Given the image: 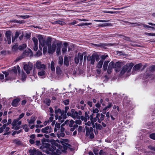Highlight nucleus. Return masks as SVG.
<instances>
[{
    "mask_svg": "<svg viewBox=\"0 0 155 155\" xmlns=\"http://www.w3.org/2000/svg\"><path fill=\"white\" fill-rule=\"evenodd\" d=\"M51 38L50 37H48L47 39V43L46 46L48 47V52L49 53L52 54L54 53L56 48V45L58 46L59 44L57 43L56 44L55 43H53L51 45Z\"/></svg>",
    "mask_w": 155,
    "mask_h": 155,
    "instance_id": "nucleus-1",
    "label": "nucleus"
},
{
    "mask_svg": "<svg viewBox=\"0 0 155 155\" xmlns=\"http://www.w3.org/2000/svg\"><path fill=\"white\" fill-rule=\"evenodd\" d=\"M36 68L38 70V74L39 76H43L45 75L46 66L41 61H38L35 64Z\"/></svg>",
    "mask_w": 155,
    "mask_h": 155,
    "instance_id": "nucleus-2",
    "label": "nucleus"
},
{
    "mask_svg": "<svg viewBox=\"0 0 155 155\" xmlns=\"http://www.w3.org/2000/svg\"><path fill=\"white\" fill-rule=\"evenodd\" d=\"M38 39L39 44H40L42 47H44L43 48V53L45 54L48 51V48L46 45L47 43V40L46 41L44 39L42 35H39L38 36Z\"/></svg>",
    "mask_w": 155,
    "mask_h": 155,
    "instance_id": "nucleus-3",
    "label": "nucleus"
},
{
    "mask_svg": "<svg viewBox=\"0 0 155 155\" xmlns=\"http://www.w3.org/2000/svg\"><path fill=\"white\" fill-rule=\"evenodd\" d=\"M85 128L86 130V136H90V138L92 139L94 137V135L93 134V127H89L86 126Z\"/></svg>",
    "mask_w": 155,
    "mask_h": 155,
    "instance_id": "nucleus-4",
    "label": "nucleus"
},
{
    "mask_svg": "<svg viewBox=\"0 0 155 155\" xmlns=\"http://www.w3.org/2000/svg\"><path fill=\"white\" fill-rule=\"evenodd\" d=\"M33 65L32 64H26L24 66V69L26 72L28 74H29L30 73V71L32 69Z\"/></svg>",
    "mask_w": 155,
    "mask_h": 155,
    "instance_id": "nucleus-5",
    "label": "nucleus"
},
{
    "mask_svg": "<svg viewBox=\"0 0 155 155\" xmlns=\"http://www.w3.org/2000/svg\"><path fill=\"white\" fill-rule=\"evenodd\" d=\"M83 55L80 53L78 54L77 55L75 56L74 58L75 62L76 64H78L80 61V63H82L83 61Z\"/></svg>",
    "mask_w": 155,
    "mask_h": 155,
    "instance_id": "nucleus-6",
    "label": "nucleus"
},
{
    "mask_svg": "<svg viewBox=\"0 0 155 155\" xmlns=\"http://www.w3.org/2000/svg\"><path fill=\"white\" fill-rule=\"evenodd\" d=\"M155 66H151L147 68L145 73L147 76H150L153 74L155 69Z\"/></svg>",
    "mask_w": 155,
    "mask_h": 155,
    "instance_id": "nucleus-7",
    "label": "nucleus"
},
{
    "mask_svg": "<svg viewBox=\"0 0 155 155\" xmlns=\"http://www.w3.org/2000/svg\"><path fill=\"white\" fill-rule=\"evenodd\" d=\"M89 114V111L85 112L84 116H81V120H84V122H86L90 118Z\"/></svg>",
    "mask_w": 155,
    "mask_h": 155,
    "instance_id": "nucleus-8",
    "label": "nucleus"
},
{
    "mask_svg": "<svg viewBox=\"0 0 155 155\" xmlns=\"http://www.w3.org/2000/svg\"><path fill=\"white\" fill-rule=\"evenodd\" d=\"M5 35L7 38L8 44H10L11 42V31L10 30L7 31L5 33Z\"/></svg>",
    "mask_w": 155,
    "mask_h": 155,
    "instance_id": "nucleus-9",
    "label": "nucleus"
},
{
    "mask_svg": "<svg viewBox=\"0 0 155 155\" xmlns=\"http://www.w3.org/2000/svg\"><path fill=\"white\" fill-rule=\"evenodd\" d=\"M32 52L30 49H28L25 50L23 53V56L24 57L28 56H31L32 55Z\"/></svg>",
    "mask_w": 155,
    "mask_h": 155,
    "instance_id": "nucleus-10",
    "label": "nucleus"
},
{
    "mask_svg": "<svg viewBox=\"0 0 155 155\" xmlns=\"http://www.w3.org/2000/svg\"><path fill=\"white\" fill-rule=\"evenodd\" d=\"M114 62L113 61L111 62L109 64L107 70V72L108 74H110L112 72V69L114 68Z\"/></svg>",
    "mask_w": 155,
    "mask_h": 155,
    "instance_id": "nucleus-11",
    "label": "nucleus"
},
{
    "mask_svg": "<svg viewBox=\"0 0 155 155\" xmlns=\"http://www.w3.org/2000/svg\"><path fill=\"white\" fill-rule=\"evenodd\" d=\"M51 127L49 126H47L41 129V131L42 133L45 134H48L51 132Z\"/></svg>",
    "mask_w": 155,
    "mask_h": 155,
    "instance_id": "nucleus-12",
    "label": "nucleus"
},
{
    "mask_svg": "<svg viewBox=\"0 0 155 155\" xmlns=\"http://www.w3.org/2000/svg\"><path fill=\"white\" fill-rule=\"evenodd\" d=\"M18 119H15L12 122V124L13 127L17 126H19L21 124V121H19Z\"/></svg>",
    "mask_w": 155,
    "mask_h": 155,
    "instance_id": "nucleus-13",
    "label": "nucleus"
},
{
    "mask_svg": "<svg viewBox=\"0 0 155 155\" xmlns=\"http://www.w3.org/2000/svg\"><path fill=\"white\" fill-rule=\"evenodd\" d=\"M20 99L18 98H16L14 99L11 103L12 105L14 107L17 106Z\"/></svg>",
    "mask_w": 155,
    "mask_h": 155,
    "instance_id": "nucleus-14",
    "label": "nucleus"
},
{
    "mask_svg": "<svg viewBox=\"0 0 155 155\" xmlns=\"http://www.w3.org/2000/svg\"><path fill=\"white\" fill-rule=\"evenodd\" d=\"M36 117L33 116H31V119L29 120L28 119H27V120L28 121V126H31V124H33L34 123L35 121L36 120Z\"/></svg>",
    "mask_w": 155,
    "mask_h": 155,
    "instance_id": "nucleus-15",
    "label": "nucleus"
},
{
    "mask_svg": "<svg viewBox=\"0 0 155 155\" xmlns=\"http://www.w3.org/2000/svg\"><path fill=\"white\" fill-rule=\"evenodd\" d=\"M127 65H124V66L123 67V68L122 70H121V71H120V74L121 75H123L124 74L125 72L127 71L128 72V70L127 69Z\"/></svg>",
    "mask_w": 155,
    "mask_h": 155,
    "instance_id": "nucleus-16",
    "label": "nucleus"
},
{
    "mask_svg": "<svg viewBox=\"0 0 155 155\" xmlns=\"http://www.w3.org/2000/svg\"><path fill=\"white\" fill-rule=\"evenodd\" d=\"M17 70L18 71V72L20 73V68L18 66H17V67H14L12 69L11 71L14 72L16 74L17 73Z\"/></svg>",
    "mask_w": 155,
    "mask_h": 155,
    "instance_id": "nucleus-17",
    "label": "nucleus"
},
{
    "mask_svg": "<svg viewBox=\"0 0 155 155\" xmlns=\"http://www.w3.org/2000/svg\"><path fill=\"white\" fill-rule=\"evenodd\" d=\"M64 46L63 47L62 50V53H64L67 51V46L68 45V43L66 42H64L63 44Z\"/></svg>",
    "mask_w": 155,
    "mask_h": 155,
    "instance_id": "nucleus-18",
    "label": "nucleus"
},
{
    "mask_svg": "<svg viewBox=\"0 0 155 155\" xmlns=\"http://www.w3.org/2000/svg\"><path fill=\"white\" fill-rule=\"evenodd\" d=\"M114 68H120L122 66V63L119 61H117L115 63L114 62Z\"/></svg>",
    "mask_w": 155,
    "mask_h": 155,
    "instance_id": "nucleus-19",
    "label": "nucleus"
},
{
    "mask_svg": "<svg viewBox=\"0 0 155 155\" xmlns=\"http://www.w3.org/2000/svg\"><path fill=\"white\" fill-rule=\"evenodd\" d=\"M142 65L140 64L135 65L133 68V70L134 71H137L140 68Z\"/></svg>",
    "mask_w": 155,
    "mask_h": 155,
    "instance_id": "nucleus-20",
    "label": "nucleus"
},
{
    "mask_svg": "<svg viewBox=\"0 0 155 155\" xmlns=\"http://www.w3.org/2000/svg\"><path fill=\"white\" fill-rule=\"evenodd\" d=\"M125 65H127V68L128 70V72H130L131 71L132 67H133L134 64L133 63H131L127 64Z\"/></svg>",
    "mask_w": 155,
    "mask_h": 155,
    "instance_id": "nucleus-21",
    "label": "nucleus"
},
{
    "mask_svg": "<svg viewBox=\"0 0 155 155\" xmlns=\"http://www.w3.org/2000/svg\"><path fill=\"white\" fill-rule=\"evenodd\" d=\"M64 64L67 66H68L69 65L68 58L66 56L64 57Z\"/></svg>",
    "mask_w": 155,
    "mask_h": 155,
    "instance_id": "nucleus-22",
    "label": "nucleus"
},
{
    "mask_svg": "<svg viewBox=\"0 0 155 155\" xmlns=\"http://www.w3.org/2000/svg\"><path fill=\"white\" fill-rule=\"evenodd\" d=\"M67 113V112H66L65 110H61L60 114H61V115L62 116L63 118L64 119H65L67 117V115L66 114Z\"/></svg>",
    "mask_w": 155,
    "mask_h": 155,
    "instance_id": "nucleus-23",
    "label": "nucleus"
},
{
    "mask_svg": "<svg viewBox=\"0 0 155 155\" xmlns=\"http://www.w3.org/2000/svg\"><path fill=\"white\" fill-rule=\"evenodd\" d=\"M72 117L74 118H77L78 119H80V117L78 115V112L75 111L74 113L72 114Z\"/></svg>",
    "mask_w": 155,
    "mask_h": 155,
    "instance_id": "nucleus-24",
    "label": "nucleus"
},
{
    "mask_svg": "<svg viewBox=\"0 0 155 155\" xmlns=\"http://www.w3.org/2000/svg\"><path fill=\"white\" fill-rule=\"evenodd\" d=\"M56 73L58 75L61 74L62 73V71L61 70L60 67L57 66L56 68Z\"/></svg>",
    "mask_w": 155,
    "mask_h": 155,
    "instance_id": "nucleus-25",
    "label": "nucleus"
},
{
    "mask_svg": "<svg viewBox=\"0 0 155 155\" xmlns=\"http://www.w3.org/2000/svg\"><path fill=\"white\" fill-rule=\"evenodd\" d=\"M95 127L96 129L99 130H101L103 129L102 126L99 124L96 123L95 124Z\"/></svg>",
    "mask_w": 155,
    "mask_h": 155,
    "instance_id": "nucleus-26",
    "label": "nucleus"
},
{
    "mask_svg": "<svg viewBox=\"0 0 155 155\" xmlns=\"http://www.w3.org/2000/svg\"><path fill=\"white\" fill-rule=\"evenodd\" d=\"M103 63V61H102V60H100V61L98 62L96 67L99 68H101L102 66Z\"/></svg>",
    "mask_w": 155,
    "mask_h": 155,
    "instance_id": "nucleus-27",
    "label": "nucleus"
},
{
    "mask_svg": "<svg viewBox=\"0 0 155 155\" xmlns=\"http://www.w3.org/2000/svg\"><path fill=\"white\" fill-rule=\"evenodd\" d=\"M58 64L61 65H62L63 63V59L62 57L60 56L58 58Z\"/></svg>",
    "mask_w": 155,
    "mask_h": 155,
    "instance_id": "nucleus-28",
    "label": "nucleus"
},
{
    "mask_svg": "<svg viewBox=\"0 0 155 155\" xmlns=\"http://www.w3.org/2000/svg\"><path fill=\"white\" fill-rule=\"evenodd\" d=\"M11 22L16 23L19 24H22L23 23V21H18L17 20H12L10 21Z\"/></svg>",
    "mask_w": 155,
    "mask_h": 155,
    "instance_id": "nucleus-29",
    "label": "nucleus"
},
{
    "mask_svg": "<svg viewBox=\"0 0 155 155\" xmlns=\"http://www.w3.org/2000/svg\"><path fill=\"white\" fill-rule=\"evenodd\" d=\"M94 54H93L91 56V64H94L95 61Z\"/></svg>",
    "mask_w": 155,
    "mask_h": 155,
    "instance_id": "nucleus-30",
    "label": "nucleus"
},
{
    "mask_svg": "<svg viewBox=\"0 0 155 155\" xmlns=\"http://www.w3.org/2000/svg\"><path fill=\"white\" fill-rule=\"evenodd\" d=\"M26 47V45L25 44H24L18 46V48L20 50H22L25 49Z\"/></svg>",
    "mask_w": 155,
    "mask_h": 155,
    "instance_id": "nucleus-31",
    "label": "nucleus"
},
{
    "mask_svg": "<svg viewBox=\"0 0 155 155\" xmlns=\"http://www.w3.org/2000/svg\"><path fill=\"white\" fill-rule=\"evenodd\" d=\"M18 45L17 44H16L12 47V50L14 51H15L18 49Z\"/></svg>",
    "mask_w": 155,
    "mask_h": 155,
    "instance_id": "nucleus-32",
    "label": "nucleus"
},
{
    "mask_svg": "<svg viewBox=\"0 0 155 155\" xmlns=\"http://www.w3.org/2000/svg\"><path fill=\"white\" fill-rule=\"evenodd\" d=\"M13 142L15 144L20 145L21 144V141L18 139H15L13 140Z\"/></svg>",
    "mask_w": 155,
    "mask_h": 155,
    "instance_id": "nucleus-33",
    "label": "nucleus"
},
{
    "mask_svg": "<svg viewBox=\"0 0 155 155\" xmlns=\"http://www.w3.org/2000/svg\"><path fill=\"white\" fill-rule=\"evenodd\" d=\"M16 15L18 17H20L23 19H25L26 18H29L30 17V16L29 15Z\"/></svg>",
    "mask_w": 155,
    "mask_h": 155,
    "instance_id": "nucleus-34",
    "label": "nucleus"
},
{
    "mask_svg": "<svg viewBox=\"0 0 155 155\" xmlns=\"http://www.w3.org/2000/svg\"><path fill=\"white\" fill-rule=\"evenodd\" d=\"M26 77L27 76L26 74L24 72L22 73L21 74V79L23 81H25L26 78Z\"/></svg>",
    "mask_w": 155,
    "mask_h": 155,
    "instance_id": "nucleus-35",
    "label": "nucleus"
},
{
    "mask_svg": "<svg viewBox=\"0 0 155 155\" xmlns=\"http://www.w3.org/2000/svg\"><path fill=\"white\" fill-rule=\"evenodd\" d=\"M54 62L53 61H52L51 62V69L52 71H54L55 68L54 66Z\"/></svg>",
    "mask_w": 155,
    "mask_h": 155,
    "instance_id": "nucleus-36",
    "label": "nucleus"
},
{
    "mask_svg": "<svg viewBox=\"0 0 155 155\" xmlns=\"http://www.w3.org/2000/svg\"><path fill=\"white\" fill-rule=\"evenodd\" d=\"M42 51H40L39 50L36 52V54L35 55V56L37 57H39L42 54Z\"/></svg>",
    "mask_w": 155,
    "mask_h": 155,
    "instance_id": "nucleus-37",
    "label": "nucleus"
},
{
    "mask_svg": "<svg viewBox=\"0 0 155 155\" xmlns=\"http://www.w3.org/2000/svg\"><path fill=\"white\" fill-rule=\"evenodd\" d=\"M95 0H91L90 1L88 2L87 3H88V5H93L96 4L95 3H94V1Z\"/></svg>",
    "mask_w": 155,
    "mask_h": 155,
    "instance_id": "nucleus-38",
    "label": "nucleus"
},
{
    "mask_svg": "<svg viewBox=\"0 0 155 155\" xmlns=\"http://www.w3.org/2000/svg\"><path fill=\"white\" fill-rule=\"evenodd\" d=\"M32 39L34 43V45H38V40L37 38L35 37H33Z\"/></svg>",
    "mask_w": 155,
    "mask_h": 155,
    "instance_id": "nucleus-39",
    "label": "nucleus"
},
{
    "mask_svg": "<svg viewBox=\"0 0 155 155\" xmlns=\"http://www.w3.org/2000/svg\"><path fill=\"white\" fill-rule=\"evenodd\" d=\"M74 121L73 120H71L69 122V127H71L73 126V124L74 123Z\"/></svg>",
    "mask_w": 155,
    "mask_h": 155,
    "instance_id": "nucleus-40",
    "label": "nucleus"
},
{
    "mask_svg": "<svg viewBox=\"0 0 155 155\" xmlns=\"http://www.w3.org/2000/svg\"><path fill=\"white\" fill-rule=\"evenodd\" d=\"M108 57V56L107 54H104L103 55H102L101 56V60H102V61L103 62H104V61Z\"/></svg>",
    "mask_w": 155,
    "mask_h": 155,
    "instance_id": "nucleus-41",
    "label": "nucleus"
},
{
    "mask_svg": "<svg viewBox=\"0 0 155 155\" xmlns=\"http://www.w3.org/2000/svg\"><path fill=\"white\" fill-rule=\"evenodd\" d=\"M90 120L91 123H94L96 122L97 120L96 118L95 117H91L90 118Z\"/></svg>",
    "mask_w": 155,
    "mask_h": 155,
    "instance_id": "nucleus-42",
    "label": "nucleus"
},
{
    "mask_svg": "<svg viewBox=\"0 0 155 155\" xmlns=\"http://www.w3.org/2000/svg\"><path fill=\"white\" fill-rule=\"evenodd\" d=\"M27 127L28 126L27 124H25L23 127V128L24 129L25 131L26 132H28L29 130V129Z\"/></svg>",
    "mask_w": 155,
    "mask_h": 155,
    "instance_id": "nucleus-43",
    "label": "nucleus"
},
{
    "mask_svg": "<svg viewBox=\"0 0 155 155\" xmlns=\"http://www.w3.org/2000/svg\"><path fill=\"white\" fill-rule=\"evenodd\" d=\"M119 37H121V38H123L124 39L128 40L129 38L126 37L124 36L123 35H118Z\"/></svg>",
    "mask_w": 155,
    "mask_h": 155,
    "instance_id": "nucleus-44",
    "label": "nucleus"
},
{
    "mask_svg": "<svg viewBox=\"0 0 155 155\" xmlns=\"http://www.w3.org/2000/svg\"><path fill=\"white\" fill-rule=\"evenodd\" d=\"M69 101L68 99L65 100H64L63 101V103L65 105H68L69 104Z\"/></svg>",
    "mask_w": 155,
    "mask_h": 155,
    "instance_id": "nucleus-45",
    "label": "nucleus"
},
{
    "mask_svg": "<svg viewBox=\"0 0 155 155\" xmlns=\"http://www.w3.org/2000/svg\"><path fill=\"white\" fill-rule=\"evenodd\" d=\"M61 111V109L60 108H58L57 109H55L54 111V113L55 114H58V113H60Z\"/></svg>",
    "mask_w": 155,
    "mask_h": 155,
    "instance_id": "nucleus-46",
    "label": "nucleus"
},
{
    "mask_svg": "<svg viewBox=\"0 0 155 155\" xmlns=\"http://www.w3.org/2000/svg\"><path fill=\"white\" fill-rule=\"evenodd\" d=\"M103 12L104 13H108L113 14V13H117L118 12H112V11H104Z\"/></svg>",
    "mask_w": 155,
    "mask_h": 155,
    "instance_id": "nucleus-47",
    "label": "nucleus"
},
{
    "mask_svg": "<svg viewBox=\"0 0 155 155\" xmlns=\"http://www.w3.org/2000/svg\"><path fill=\"white\" fill-rule=\"evenodd\" d=\"M150 137L152 139L155 140V133L152 134L150 135Z\"/></svg>",
    "mask_w": 155,
    "mask_h": 155,
    "instance_id": "nucleus-48",
    "label": "nucleus"
},
{
    "mask_svg": "<svg viewBox=\"0 0 155 155\" xmlns=\"http://www.w3.org/2000/svg\"><path fill=\"white\" fill-rule=\"evenodd\" d=\"M129 24H135V25L136 26H141V24H139V22L138 23H131V22H128Z\"/></svg>",
    "mask_w": 155,
    "mask_h": 155,
    "instance_id": "nucleus-49",
    "label": "nucleus"
},
{
    "mask_svg": "<svg viewBox=\"0 0 155 155\" xmlns=\"http://www.w3.org/2000/svg\"><path fill=\"white\" fill-rule=\"evenodd\" d=\"M60 48L58 46V48H57L56 50V53L58 55H59L61 54Z\"/></svg>",
    "mask_w": 155,
    "mask_h": 155,
    "instance_id": "nucleus-50",
    "label": "nucleus"
},
{
    "mask_svg": "<svg viewBox=\"0 0 155 155\" xmlns=\"http://www.w3.org/2000/svg\"><path fill=\"white\" fill-rule=\"evenodd\" d=\"M145 34L148 36H155V33H149L145 32Z\"/></svg>",
    "mask_w": 155,
    "mask_h": 155,
    "instance_id": "nucleus-51",
    "label": "nucleus"
},
{
    "mask_svg": "<svg viewBox=\"0 0 155 155\" xmlns=\"http://www.w3.org/2000/svg\"><path fill=\"white\" fill-rule=\"evenodd\" d=\"M46 104L48 106H50L51 102V101L50 99H46Z\"/></svg>",
    "mask_w": 155,
    "mask_h": 155,
    "instance_id": "nucleus-52",
    "label": "nucleus"
},
{
    "mask_svg": "<svg viewBox=\"0 0 155 155\" xmlns=\"http://www.w3.org/2000/svg\"><path fill=\"white\" fill-rule=\"evenodd\" d=\"M65 136V134L63 132H61L60 134L58 135V137H63Z\"/></svg>",
    "mask_w": 155,
    "mask_h": 155,
    "instance_id": "nucleus-53",
    "label": "nucleus"
},
{
    "mask_svg": "<svg viewBox=\"0 0 155 155\" xmlns=\"http://www.w3.org/2000/svg\"><path fill=\"white\" fill-rule=\"evenodd\" d=\"M82 127L81 126H79L78 129V131L79 133H81V132L82 130Z\"/></svg>",
    "mask_w": 155,
    "mask_h": 155,
    "instance_id": "nucleus-54",
    "label": "nucleus"
},
{
    "mask_svg": "<svg viewBox=\"0 0 155 155\" xmlns=\"http://www.w3.org/2000/svg\"><path fill=\"white\" fill-rule=\"evenodd\" d=\"M92 112H93L95 114H97L98 113L99 110L97 108H95L93 110Z\"/></svg>",
    "mask_w": 155,
    "mask_h": 155,
    "instance_id": "nucleus-55",
    "label": "nucleus"
},
{
    "mask_svg": "<svg viewBox=\"0 0 155 155\" xmlns=\"http://www.w3.org/2000/svg\"><path fill=\"white\" fill-rule=\"evenodd\" d=\"M25 114L23 113L21 114L19 116L18 118L17 119L18 120H20L21 118H22L24 115Z\"/></svg>",
    "mask_w": 155,
    "mask_h": 155,
    "instance_id": "nucleus-56",
    "label": "nucleus"
},
{
    "mask_svg": "<svg viewBox=\"0 0 155 155\" xmlns=\"http://www.w3.org/2000/svg\"><path fill=\"white\" fill-rule=\"evenodd\" d=\"M58 24L61 25H63L65 24V23L64 22L61 21L59 20H58Z\"/></svg>",
    "mask_w": 155,
    "mask_h": 155,
    "instance_id": "nucleus-57",
    "label": "nucleus"
},
{
    "mask_svg": "<svg viewBox=\"0 0 155 155\" xmlns=\"http://www.w3.org/2000/svg\"><path fill=\"white\" fill-rule=\"evenodd\" d=\"M99 154L100 155H105V153L103 150H101L99 152Z\"/></svg>",
    "mask_w": 155,
    "mask_h": 155,
    "instance_id": "nucleus-58",
    "label": "nucleus"
},
{
    "mask_svg": "<svg viewBox=\"0 0 155 155\" xmlns=\"http://www.w3.org/2000/svg\"><path fill=\"white\" fill-rule=\"evenodd\" d=\"M60 125V124L56 123L55 124V127L58 128V129H59Z\"/></svg>",
    "mask_w": 155,
    "mask_h": 155,
    "instance_id": "nucleus-59",
    "label": "nucleus"
},
{
    "mask_svg": "<svg viewBox=\"0 0 155 155\" xmlns=\"http://www.w3.org/2000/svg\"><path fill=\"white\" fill-rule=\"evenodd\" d=\"M95 59L97 61H98L99 60V56L97 54H94Z\"/></svg>",
    "mask_w": 155,
    "mask_h": 155,
    "instance_id": "nucleus-60",
    "label": "nucleus"
},
{
    "mask_svg": "<svg viewBox=\"0 0 155 155\" xmlns=\"http://www.w3.org/2000/svg\"><path fill=\"white\" fill-rule=\"evenodd\" d=\"M87 103L90 107H92V102L91 101H88Z\"/></svg>",
    "mask_w": 155,
    "mask_h": 155,
    "instance_id": "nucleus-61",
    "label": "nucleus"
},
{
    "mask_svg": "<svg viewBox=\"0 0 155 155\" xmlns=\"http://www.w3.org/2000/svg\"><path fill=\"white\" fill-rule=\"evenodd\" d=\"M2 73L5 74V77H7V76L9 75V73L8 72H6V71H3Z\"/></svg>",
    "mask_w": 155,
    "mask_h": 155,
    "instance_id": "nucleus-62",
    "label": "nucleus"
},
{
    "mask_svg": "<svg viewBox=\"0 0 155 155\" xmlns=\"http://www.w3.org/2000/svg\"><path fill=\"white\" fill-rule=\"evenodd\" d=\"M75 122L77 124H81V121L80 120H76Z\"/></svg>",
    "mask_w": 155,
    "mask_h": 155,
    "instance_id": "nucleus-63",
    "label": "nucleus"
},
{
    "mask_svg": "<svg viewBox=\"0 0 155 155\" xmlns=\"http://www.w3.org/2000/svg\"><path fill=\"white\" fill-rule=\"evenodd\" d=\"M151 150H152L153 151H155V148L151 146H150L148 147Z\"/></svg>",
    "mask_w": 155,
    "mask_h": 155,
    "instance_id": "nucleus-64",
    "label": "nucleus"
}]
</instances>
